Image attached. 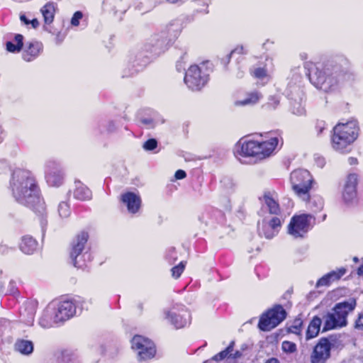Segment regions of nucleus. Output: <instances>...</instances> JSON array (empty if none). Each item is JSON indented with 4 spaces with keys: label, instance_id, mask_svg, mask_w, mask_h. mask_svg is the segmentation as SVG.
Here are the masks:
<instances>
[{
    "label": "nucleus",
    "instance_id": "f257e3e1",
    "mask_svg": "<svg viewBox=\"0 0 363 363\" xmlns=\"http://www.w3.org/2000/svg\"><path fill=\"white\" fill-rule=\"evenodd\" d=\"M10 185L13 196L19 203L30 207H34L35 204L42 206L38 187L30 172L15 170Z\"/></svg>",
    "mask_w": 363,
    "mask_h": 363
},
{
    "label": "nucleus",
    "instance_id": "f03ea898",
    "mask_svg": "<svg viewBox=\"0 0 363 363\" xmlns=\"http://www.w3.org/2000/svg\"><path fill=\"white\" fill-rule=\"evenodd\" d=\"M358 135V126L355 121L340 123L333 128L331 143L333 148L340 152L350 151L352 145Z\"/></svg>",
    "mask_w": 363,
    "mask_h": 363
},
{
    "label": "nucleus",
    "instance_id": "7ed1b4c3",
    "mask_svg": "<svg viewBox=\"0 0 363 363\" xmlns=\"http://www.w3.org/2000/svg\"><path fill=\"white\" fill-rule=\"evenodd\" d=\"M308 78L317 88L324 91H330L337 83V71L330 65L308 63Z\"/></svg>",
    "mask_w": 363,
    "mask_h": 363
},
{
    "label": "nucleus",
    "instance_id": "20e7f679",
    "mask_svg": "<svg viewBox=\"0 0 363 363\" xmlns=\"http://www.w3.org/2000/svg\"><path fill=\"white\" fill-rule=\"evenodd\" d=\"M355 306L354 300L336 304L332 311L323 317V332L345 326L347 323V317L354 309Z\"/></svg>",
    "mask_w": 363,
    "mask_h": 363
},
{
    "label": "nucleus",
    "instance_id": "39448f33",
    "mask_svg": "<svg viewBox=\"0 0 363 363\" xmlns=\"http://www.w3.org/2000/svg\"><path fill=\"white\" fill-rule=\"evenodd\" d=\"M277 145V138H271L262 142L249 140L242 143L240 151L244 156L256 157L259 160H262L270 156Z\"/></svg>",
    "mask_w": 363,
    "mask_h": 363
},
{
    "label": "nucleus",
    "instance_id": "423d86ee",
    "mask_svg": "<svg viewBox=\"0 0 363 363\" xmlns=\"http://www.w3.org/2000/svg\"><path fill=\"white\" fill-rule=\"evenodd\" d=\"M290 180L295 194L303 201L309 198L313 178L306 169H296L291 172Z\"/></svg>",
    "mask_w": 363,
    "mask_h": 363
},
{
    "label": "nucleus",
    "instance_id": "0eeeda50",
    "mask_svg": "<svg viewBox=\"0 0 363 363\" xmlns=\"http://www.w3.org/2000/svg\"><path fill=\"white\" fill-rule=\"evenodd\" d=\"M204 65H191L186 72L184 82L192 91L201 90L208 80V73L203 69Z\"/></svg>",
    "mask_w": 363,
    "mask_h": 363
},
{
    "label": "nucleus",
    "instance_id": "6e6552de",
    "mask_svg": "<svg viewBox=\"0 0 363 363\" xmlns=\"http://www.w3.org/2000/svg\"><path fill=\"white\" fill-rule=\"evenodd\" d=\"M286 311L281 306H276L263 314L259 322L262 330L269 331L277 327L286 318Z\"/></svg>",
    "mask_w": 363,
    "mask_h": 363
},
{
    "label": "nucleus",
    "instance_id": "1a4fd4ad",
    "mask_svg": "<svg viewBox=\"0 0 363 363\" xmlns=\"http://www.w3.org/2000/svg\"><path fill=\"white\" fill-rule=\"evenodd\" d=\"M313 216L311 214L294 216L289 225L288 232L294 238H302L308 231Z\"/></svg>",
    "mask_w": 363,
    "mask_h": 363
},
{
    "label": "nucleus",
    "instance_id": "9d476101",
    "mask_svg": "<svg viewBox=\"0 0 363 363\" xmlns=\"http://www.w3.org/2000/svg\"><path fill=\"white\" fill-rule=\"evenodd\" d=\"M281 225V220L277 216L267 215L262 219V222H258V233L262 237L271 239L278 233Z\"/></svg>",
    "mask_w": 363,
    "mask_h": 363
},
{
    "label": "nucleus",
    "instance_id": "9b49d317",
    "mask_svg": "<svg viewBox=\"0 0 363 363\" xmlns=\"http://www.w3.org/2000/svg\"><path fill=\"white\" fill-rule=\"evenodd\" d=\"M132 348L138 350L140 360H147L152 358L156 352L154 343L149 339L140 335H135L132 340Z\"/></svg>",
    "mask_w": 363,
    "mask_h": 363
},
{
    "label": "nucleus",
    "instance_id": "f8f14e48",
    "mask_svg": "<svg viewBox=\"0 0 363 363\" xmlns=\"http://www.w3.org/2000/svg\"><path fill=\"white\" fill-rule=\"evenodd\" d=\"M164 314L165 318L177 329L185 327L190 321V314L184 308L179 310L173 308L170 311H165Z\"/></svg>",
    "mask_w": 363,
    "mask_h": 363
},
{
    "label": "nucleus",
    "instance_id": "ddd939ff",
    "mask_svg": "<svg viewBox=\"0 0 363 363\" xmlns=\"http://www.w3.org/2000/svg\"><path fill=\"white\" fill-rule=\"evenodd\" d=\"M331 345L327 338L320 339L311 355V363H325L330 356Z\"/></svg>",
    "mask_w": 363,
    "mask_h": 363
},
{
    "label": "nucleus",
    "instance_id": "4468645a",
    "mask_svg": "<svg viewBox=\"0 0 363 363\" xmlns=\"http://www.w3.org/2000/svg\"><path fill=\"white\" fill-rule=\"evenodd\" d=\"M76 303L71 300L63 301L58 303L55 313V321L62 323L76 314Z\"/></svg>",
    "mask_w": 363,
    "mask_h": 363
},
{
    "label": "nucleus",
    "instance_id": "2eb2a0df",
    "mask_svg": "<svg viewBox=\"0 0 363 363\" xmlns=\"http://www.w3.org/2000/svg\"><path fill=\"white\" fill-rule=\"evenodd\" d=\"M45 179L47 183L52 186H59L63 183V174L55 162L51 161L46 162Z\"/></svg>",
    "mask_w": 363,
    "mask_h": 363
},
{
    "label": "nucleus",
    "instance_id": "dca6fc26",
    "mask_svg": "<svg viewBox=\"0 0 363 363\" xmlns=\"http://www.w3.org/2000/svg\"><path fill=\"white\" fill-rule=\"evenodd\" d=\"M88 234L85 232L79 233L73 240L70 251V257L73 264L76 267H82V265L77 261V257L82 254L88 240Z\"/></svg>",
    "mask_w": 363,
    "mask_h": 363
},
{
    "label": "nucleus",
    "instance_id": "f3484780",
    "mask_svg": "<svg viewBox=\"0 0 363 363\" xmlns=\"http://www.w3.org/2000/svg\"><path fill=\"white\" fill-rule=\"evenodd\" d=\"M43 51V45L38 41L27 43L23 49L22 57L26 62L35 60Z\"/></svg>",
    "mask_w": 363,
    "mask_h": 363
},
{
    "label": "nucleus",
    "instance_id": "a211bd4d",
    "mask_svg": "<svg viewBox=\"0 0 363 363\" xmlns=\"http://www.w3.org/2000/svg\"><path fill=\"white\" fill-rule=\"evenodd\" d=\"M121 200L126 205L128 212L131 213H137L141 205L140 196L132 192L123 194Z\"/></svg>",
    "mask_w": 363,
    "mask_h": 363
},
{
    "label": "nucleus",
    "instance_id": "6ab92c4d",
    "mask_svg": "<svg viewBox=\"0 0 363 363\" xmlns=\"http://www.w3.org/2000/svg\"><path fill=\"white\" fill-rule=\"evenodd\" d=\"M263 200L269 209V215H277L279 213V206L277 201V194L275 192L266 191L263 195Z\"/></svg>",
    "mask_w": 363,
    "mask_h": 363
},
{
    "label": "nucleus",
    "instance_id": "aec40b11",
    "mask_svg": "<svg viewBox=\"0 0 363 363\" xmlns=\"http://www.w3.org/2000/svg\"><path fill=\"white\" fill-rule=\"evenodd\" d=\"M321 324L322 320L318 316H315L313 318L306 330V340L314 338L318 335L320 330Z\"/></svg>",
    "mask_w": 363,
    "mask_h": 363
},
{
    "label": "nucleus",
    "instance_id": "412c9836",
    "mask_svg": "<svg viewBox=\"0 0 363 363\" xmlns=\"http://www.w3.org/2000/svg\"><path fill=\"white\" fill-rule=\"evenodd\" d=\"M37 242L30 236H24L22 238L20 243L21 250L28 255L33 254L37 248Z\"/></svg>",
    "mask_w": 363,
    "mask_h": 363
},
{
    "label": "nucleus",
    "instance_id": "4be33fe9",
    "mask_svg": "<svg viewBox=\"0 0 363 363\" xmlns=\"http://www.w3.org/2000/svg\"><path fill=\"white\" fill-rule=\"evenodd\" d=\"M60 322L55 321V313L48 308L42 315L39 320V324L44 328H49L52 327L55 324Z\"/></svg>",
    "mask_w": 363,
    "mask_h": 363
},
{
    "label": "nucleus",
    "instance_id": "5701e85b",
    "mask_svg": "<svg viewBox=\"0 0 363 363\" xmlns=\"http://www.w3.org/2000/svg\"><path fill=\"white\" fill-rule=\"evenodd\" d=\"M262 95L257 91H255L247 94V96L243 100L236 101L235 104L236 106H251L257 104L262 99Z\"/></svg>",
    "mask_w": 363,
    "mask_h": 363
},
{
    "label": "nucleus",
    "instance_id": "b1692460",
    "mask_svg": "<svg viewBox=\"0 0 363 363\" xmlns=\"http://www.w3.org/2000/svg\"><path fill=\"white\" fill-rule=\"evenodd\" d=\"M91 191L84 184L78 182L74 191L75 199L81 201L90 200L91 199Z\"/></svg>",
    "mask_w": 363,
    "mask_h": 363
},
{
    "label": "nucleus",
    "instance_id": "393cba45",
    "mask_svg": "<svg viewBox=\"0 0 363 363\" xmlns=\"http://www.w3.org/2000/svg\"><path fill=\"white\" fill-rule=\"evenodd\" d=\"M14 347L16 351L24 355H28L33 351V344L29 340H18Z\"/></svg>",
    "mask_w": 363,
    "mask_h": 363
},
{
    "label": "nucleus",
    "instance_id": "a878e982",
    "mask_svg": "<svg viewBox=\"0 0 363 363\" xmlns=\"http://www.w3.org/2000/svg\"><path fill=\"white\" fill-rule=\"evenodd\" d=\"M40 11L43 14L45 23L50 24L53 21L55 16V4L53 3H48L41 9Z\"/></svg>",
    "mask_w": 363,
    "mask_h": 363
},
{
    "label": "nucleus",
    "instance_id": "bb28decb",
    "mask_svg": "<svg viewBox=\"0 0 363 363\" xmlns=\"http://www.w3.org/2000/svg\"><path fill=\"white\" fill-rule=\"evenodd\" d=\"M23 37L21 34H17L15 36V42L16 44L13 43L12 42H7L6 45V50L7 51L13 53L19 52L22 49L23 46Z\"/></svg>",
    "mask_w": 363,
    "mask_h": 363
},
{
    "label": "nucleus",
    "instance_id": "cd10ccee",
    "mask_svg": "<svg viewBox=\"0 0 363 363\" xmlns=\"http://www.w3.org/2000/svg\"><path fill=\"white\" fill-rule=\"evenodd\" d=\"M306 201H307L308 208L314 212L321 210L323 206L322 199L317 196L312 197L309 196V198Z\"/></svg>",
    "mask_w": 363,
    "mask_h": 363
},
{
    "label": "nucleus",
    "instance_id": "c85d7f7f",
    "mask_svg": "<svg viewBox=\"0 0 363 363\" xmlns=\"http://www.w3.org/2000/svg\"><path fill=\"white\" fill-rule=\"evenodd\" d=\"M356 188L352 186H344L342 196L345 202H351L356 198Z\"/></svg>",
    "mask_w": 363,
    "mask_h": 363
},
{
    "label": "nucleus",
    "instance_id": "c756f323",
    "mask_svg": "<svg viewBox=\"0 0 363 363\" xmlns=\"http://www.w3.org/2000/svg\"><path fill=\"white\" fill-rule=\"evenodd\" d=\"M234 346V342H232L230 345L223 351H221L216 355H215L213 359L216 361L222 360L226 357H230V353L233 352Z\"/></svg>",
    "mask_w": 363,
    "mask_h": 363
},
{
    "label": "nucleus",
    "instance_id": "7c9ffc66",
    "mask_svg": "<svg viewBox=\"0 0 363 363\" xmlns=\"http://www.w3.org/2000/svg\"><path fill=\"white\" fill-rule=\"evenodd\" d=\"M58 213L61 218H67L70 215L69 204L66 202H61L58 205Z\"/></svg>",
    "mask_w": 363,
    "mask_h": 363
},
{
    "label": "nucleus",
    "instance_id": "2f4dec72",
    "mask_svg": "<svg viewBox=\"0 0 363 363\" xmlns=\"http://www.w3.org/2000/svg\"><path fill=\"white\" fill-rule=\"evenodd\" d=\"M346 272L345 268H340L337 270L332 271L328 274L329 279L332 282L340 279Z\"/></svg>",
    "mask_w": 363,
    "mask_h": 363
},
{
    "label": "nucleus",
    "instance_id": "473e14b6",
    "mask_svg": "<svg viewBox=\"0 0 363 363\" xmlns=\"http://www.w3.org/2000/svg\"><path fill=\"white\" fill-rule=\"evenodd\" d=\"M186 266V262H181L178 265L172 268V276L175 279H177L180 277L182 273L184 272V269Z\"/></svg>",
    "mask_w": 363,
    "mask_h": 363
},
{
    "label": "nucleus",
    "instance_id": "72a5a7b5",
    "mask_svg": "<svg viewBox=\"0 0 363 363\" xmlns=\"http://www.w3.org/2000/svg\"><path fill=\"white\" fill-rule=\"evenodd\" d=\"M252 75L258 79H264L267 77V74L266 69L262 67H257L252 70Z\"/></svg>",
    "mask_w": 363,
    "mask_h": 363
},
{
    "label": "nucleus",
    "instance_id": "f704fd0d",
    "mask_svg": "<svg viewBox=\"0 0 363 363\" xmlns=\"http://www.w3.org/2000/svg\"><path fill=\"white\" fill-rule=\"evenodd\" d=\"M302 320L299 318L296 319L292 325L289 328V331L291 333L300 335L301 332Z\"/></svg>",
    "mask_w": 363,
    "mask_h": 363
},
{
    "label": "nucleus",
    "instance_id": "c9c22d12",
    "mask_svg": "<svg viewBox=\"0 0 363 363\" xmlns=\"http://www.w3.org/2000/svg\"><path fill=\"white\" fill-rule=\"evenodd\" d=\"M167 29L169 32H174L177 34L182 30V24L179 21L174 20L168 24Z\"/></svg>",
    "mask_w": 363,
    "mask_h": 363
},
{
    "label": "nucleus",
    "instance_id": "e433bc0d",
    "mask_svg": "<svg viewBox=\"0 0 363 363\" xmlns=\"http://www.w3.org/2000/svg\"><path fill=\"white\" fill-rule=\"evenodd\" d=\"M281 348L283 351L286 353H293L296 351V344L290 341H284Z\"/></svg>",
    "mask_w": 363,
    "mask_h": 363
},
{
    "label": "nucleus",
    "instance_id": "4c0bfd02",
    "mask_svg": "<svg viewBox=\"0 0 363 363\" xmlns=\"http://www.w3.org/2000/svg\"><path fill=\"white\" fill-rule=\"evenodd\" d=\"M357 183V176L355 174H350L345 181V184L344 186H352L354 188H356Z\"/></svg>",
    "mask_w": 363,
    "mask_h": 363
},
{
    "label": "nucleus",
    "instance_id": "58836bf2",
    "mask_svg": "<svg viewBox=\"0 0 363 363\" xmlns=\"http://www.w3.org/2000/svg\"><path fill=\"white\" fill-rule=\"evenodd\" d=\"M157 143L155 139H149L143 144V148L146 150H153L157 147Z\"/></svg>",
    "mask_w": 363,
    "mask_h": 363
},
{
    "label": "nucleus",
    "instance_id": "ea45409f",
    "mask_svg": "<svg viewBox=\"0 0 363 363\" xmlns=\"http://www.w3.org/2000/svg\"><path fill=\"white\" fill-rule=\"evenodd\" d=\"M331 283L332 281L329 279L328 274H325L317 281L315 286L318 288L320 286H329Z\"/></svg>",
    "mask_w": 363,
    "mask_h": 363
},
{
    "label": "nucleus",
    "instance_id": "a19ab883",
    "mask_svg": "<svg viewBox=\"0 0 363 363\" xmlns=\"http://www.w3.org/2000/svg\"><path fill=\"white\" fill-rule=\"evenodd\" d=\"M20 19L26 25L31 24L33 28H36L39 26V21L36 18H33L32 21H29L24 15H21Z\"/></svg>",
    "mask_w": 363,
    "mask_h": 363
},
{
    "label": "nucleus",
    "instance_id": "79ce46f5",
    "mask_svg": "<svg viewBox=\"0 0 363 363\" xmlns=\"http://www.w3.org/2000/svg\"><path fill=\"white\" fill-rule=\"evenodd\" d=\"M82 16L83 15L82 12H75L71 19V24L72 26H77L79 23V20L82 19Z\"/></svg>",
    "mask_w": 363,
    "mask_h": 363
},
{
    "label": "nucleus",
    "instance_id": "37998d69",
    "mask_svg": "<svg viewBox=\"0 0 363 363\" xmlns=\"http://www.w3.org/2000/svg\"><path fill=\"white\" fill-rule=\"evenodd\" d=\"M297 105V108L295 106L292 108L293 113L296 115H302L304 113V108L299 104H296Z\"/></svg>",
    "mask_w": 363,
    "mask_h": 363
},
{
    "label": "nucleus",
    "instance_id": "c03bdc74",
    "mask_svg": "<svg viewBox=\"0 0 363 363\" xmlns=\"http://www.w3.org/2000/svg\"><path fill=\"white\" fill-rule=\"evenodd\" d=\"M355 328L357 329H363V313L359 314L358 319L355 322Z\"/></svg>",
    "mask_w": 363,
    "mask_h": 363
},
{
    "label": "nucleus",
    "instance_id": "a18cd8bd",
    "mask_svg": "<svg viewBox=\"0 0 363 363\" xmlns=\"http://www.w3.org/2000/svg\"><path fill=\"white\" fill-rule=\"evenodd\" d=\"M186 176V172L184 170L179 169L175 172L174 177L176 179H182Z\"/></svg>",
    "mask_w": 363,
    "mask_h": 363
},
{
    "label": "nucleus",
    "instance_id": "49530a36",
    "mask_svg": "<svg viewBox=\"0 0 363 363\" xmlns=\"http://www.w3.org/2000/svg\"><path fill=\"white\" fill-rule=\"evenodd\" d=\"M316 128L318 130V134L320 135L325 129V123L321 121L317 124Z\"/></svg>",
    "mask_w": 363,
    "mask_h": 363
},
{
    "label": "nucleus",
    "instance_id": "de8ad7c7",
    "mask_svg": "<svg viewBox=\"0 0 363 363\" xmlns=\"http://www.w3.org/2000/svg\"><path fill=\"white\" fill-rule=\"evenodd\" d=\"M244 48L243 46L240 45V46H238L237 48H235L232 52H231V55L234 54V53H238V54H242L244 53Z\"/></svg>",
    "mask_w": 363,
    "mask_h": 363
},
{
    "label": "nucleus",
    "instance_id": "09e8293b",
    "mask_svg": "<svg viewBox=\"0 0 363 363\" xmlns=\"http://www.w3.org/2000/svg\"><path fill=\"white\" fill-rule=\"evenodd\" d=\"M241 356V353L239 351L235 352L234 354L232 352L230 353V357H232L233 359L238 358Z\"/></svg>",
    "mask_w": 363,
    "mask_h": 363
},
{
    "label": "nucleus",
    "instance_id": "8fccbe9b",
    "mask_svg": "<svg viewBox=\"0 0 363 363\" xmlns=\"http://www.w3.org/2000/svg\"><path fill=\"white\" fill-rule=\"evenodd\" d=\"M264 363H280V362L277 358H270L265 361Z\"/></svg>",
    "mask_w": 363,
    "mask_h": 363
},
{
    "label": "nucleus",
    "instance_id": "3c124183",
    "mask_svg": "<svg viewBox=\"0 0 363 363\" xmlns=\"http://www.w3.org/2000/svg\"><path fill=\"white\" fill-rule=\"evenodd\" d=\"M348 162L350 163V164L351 165H354V164H356L357 163V160L354 157H350L348 159Z\"/></svg>",
    "mask_w": 363,
    "mask_h": 363
},
{
    "label": "nucleus",
    "instance_id": "603ef678",
    "mask_svg": "<svg viewBox=\"0 0 363 363\" xmlns=\"http://www.w3.org/2000/svg\"><path fill=\"white\" fill-rule=\"evenodd\" d=\"M142 123H144V124L149 125V124L152 123V120H150V119H143L142 120Z\"/></svg>",
    "mask_w": 363,
    "mask_h": 363
},
{
    "label": "nucleus",
    "instance_id": "864d4df0",
    "mask_svg": "<svg viewBox=\"0 0 363 363\" xmlns=\"http://www.w3.org/2000/svg\"><path fill=\"white\" fill-rule=\"evenodd\" d=\"M0 167L3 169H6L7 168L6 165L3 162H0Z\"/></svg>",
    "mask_w": 363,
    "mask_h": 363
},
{
    "label": "nucleus",
    "instance_id": "5fc2aeb1",
    "mask_svg": "<svg viewBox=\"0 0 363 363\" xmlns=\"http://www.w3.org/2000/svg\"><path fill=\"white\" fill-rule=\"evenodd\" d=\"M0 252H4V246H0Z\"/></svg>",
    "mask_w": 363,
    "mask_h": 363
},
{
    "label": "nucleus",
    "instance_id": "6e6d98bb",
    "mask_svg": "<svg viewBox=\"0 0 363 363\" xmlns=\"http://www.w3.org/2000/svg\"><path fill=\"white\" fill-rule=\"evenodd\" d=\"M354 260L356 262L357 260V259L356 257H354Z\"/></svg>",
    "mask_w": 363,
    "mask_h": 363
}]
</instances>
